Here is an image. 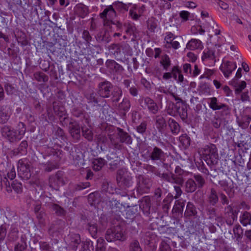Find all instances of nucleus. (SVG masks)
Instances as JSON below:
<instances>
[{"mask_svg": "<svg viewBox=\"0 0 251 251\" xmlns=\"http://www.w3.org/2000/svg\"><path fill=\"white\" fill-rule=\"evenodd\" d=\"M116 10L119 11H127L128 8L125 4L122 2H115L112 5L107 6L102 12L100 14V17L102 19L103 25H109L112 22V19L116 16Z\"/></svg>", "mask_w": 251, "mask_h": 251, "instance_id": "nucleus-1", "label": "nucleus"}, {"mask_svg": "<svg viewBox=\"0 0 251 251\" xmlns=\"http://www.w3.org/2000/svg\"><path fill=\"white\" fill-rule=\"evenodd\" d=\"M202 157L208 166L216 165L219 160L217 149L215 145L209 144L201 149Z\"/></svg>", "mask_w": 251, "mask_h": 251, "instance_id": "nucleus-2", "label": "nucleus"}, {"mask_svg": "<svg viewBox=\"0 0 251 251\" xmlns=\"http://www.w3.org/2000/svg\"><path fill=\"white\" fill-rule=\"evenodd\" d=\"M117 136L118 137L119 142L117 141L116 139L112 135H108L111 145L114 149L119 150H122L123 148L122 143H125L127 145L132 144V138L128 133L120 127H117Z\"/></svg>", "mask_w": 251, "mask_h": 251, "instance_id": "nucleus-3", "label": "nucleus"}, {"mask_svg": "<svg viewBox=\"0 0 251 251\" xmlns=\"http://www.w3.org/2000/svg\"><path fill=\"white\" fill-rule=\"evenodd\" d=\"M175 174L172 172L170 173H158V175L159 176L160 179L163 181H167L173 184L182 185L184 182V179L183 177L184 171L182 170L180 167L177 166L175 168Z\"/></svg>", "mask_w": 251, "mask_h": 251, "instance_id": "nucleus-4", "label": "nucleus"}, {"mask_svg": "<svg viewBox=\"0 0 251 251\" xmlns=\"http://www.w3.org/2000/svg\"><path fill=\"white\" fill-rule=\"evenodd\" d=\"M105 238L109 242L116 241H124L126 238V233L121 226H117L106 230Z\"/></svg>", "mask_w": 251, "mask_h": 251, "instance_id": "nucleus-5", "label": "nucleus"}, {"mask_svg": "<svg viewBox=\"0 0 251 251\" xmlns=\"http://www.w3.org/2000/svg\"><path fill=\"white\" fill-rule=\"evenodd\" d=\"M165 153L159 147L153 146L149 147L148 151L142 155V157L148 160H151L153 163L163 162Z\"/></svg>", "mask_w": 251, "mask_h": 251, "instance_id": "nucleus-6", "label": "nucleus"}, {"mask_svg": "<svg viewBox=\"0 0 251 251\" xmlns=\"http://www.w3.org/2000/svg\"><path fill=\"white\" fill-rule=\"evenodd\" d=\"M31 162L27 158L20 159L18 162V176L23 180H28L31 176Z\"/></svg>", "mask_w": 251, "mask_h": 251, "instance_id": "nucleus-7", "label": "nucleus"}, {"mask_svg": "<svg viewBox=\"0 0 251 251\" xmlns=\"http://www.w3.org/2000/svg\"><path fill=\"white\" fill-rule=\"evenodd\" d=\"M132 178L125 169H120L117 172L116 180L118 185L122 189H126L130 188L133 184Z\"/></svg>", "mask_w": 251, "mask_h": 251, "instance_id": "nucleus-8", "label": "nucleus"}, {"mask_svg": "<svg viewBox=\"0 0 251 251\" xmlns=\"http://www.w3.org/2000/svg\"><path fill=\"white\" fill-rule=\"evenodd\" d=\"M68 182V179L64 176V173L58 171L55 175L49 178V185L50 187L58 190L60 186L65 185Z\"/></svg>", "mask_w": 251, "mask_h": 251, "instance_id": "nucleus-9", "label": "nucleus"}, {"mask_svg": "<svg viewBox=\"0 0 251 251\" xmlns=\"http://www.w3.org/2000/svg\"><path fill=\"white\" fill-rule=\"evenodd\" d=\"M152 185V181L149 178L143 175L137 177V191L140 194L148 193Z\"/></svg>", "mask_w": 251, "mask_h": 251, "instance_id": "nucleus-10", "label": "nucleus"}, {"mask_svg": "<svg viewBox=\"0 0 251 251\" xmlns=\"http://www.w3.org/2000/svg\"><path fill=\"white\" fill-rule=\"evenodd\" d=\"M209 107L213 110L222 109V115H227L229 114L230 109L226 104L218 101L216 97L210 98L208 99Z\"/></svg>", "mask_w": 251, "mask_h": 251, "instance_id": "nucleus-11", "label": "nucleus"}, {"mask_svg": "<svg viewBox=\"0 0 251 251\" xmlns=\"http://www.w3.org/2000/svg\"><path fill=\"white\" fill-rule=\"evenodd\" d=\"M113 89L112 84L107 80L100 82L98 85V94L102 98H109Z\"/></svg>", "mask_w": 251, "mask_h": 251, "instance_id": "nucleus-12", "label": "nucleus"}, {"mask_svg": "<svg viewBox=\"0 0 251 251\" xmlns=\"http://www.w3.org/2000/svg\"><path fill=\"white\" fill-rule=\"evenodd\" d=\"M1 132L3 137L6 138L10 142H17L21 140L17 134V131L12 129L10 126H4L1 129Z\"/></svg>", "mask_w": 251, "mask_h": 251, "instance_id": "nucleus-13", "label": "nucleus"}, {"mask_svg": "<svg viewBox=\"0 0 251 251\" xmlns=\"http://www.w3.org/2000/svg\"><path fill=\"white\" fill-rule=\"evenodd\" d=\"M236 67V63L227 61L220 66V70L224 76L228 77Z\"/></svg>", "mask_w": 251, "mask_h": 251, "instance_id": "nucleus-14", "label": "nucleus"}, {"mask_svg": "<svg viewBox=\"0 0 251 251\" xmlns=\"http://www.w3.org/2000/svg\"><path fill=\"white\" fill-rule=\"evenodd\" d=\"M151 202L150 196L144 197L141 201L140 207L142 209L144 213L147 216L153 212V209H151Z\"/></svg>", "mask_w": 251, "mask_h": 251, "instance_id": "nucleus-15", "label": "nucleus"}, {"mask_svg": "<svg viewBox=\"0 0 251 251\" xmlns=\"http://www.w3.org/2000/svg\"><path fill=\"white\" fill-rule=\"evenodd\" d=\"M106 67L112 72L121 74L124 71L123 67L115 60H107L105 62Z\"/></svg>", "mask_w": 251, "mask_h": 251, "instance_id": "nucleus-16", "label": "nucleus"}, {"mask_svg": "<svg viewBox=\"0 0 251 251\" xmlns=\"http://www.w3.org/2000/svg\"><path fill=\"white\" fill-rule=\"evenodd\" d=\"M144 102L145 107L149 112L153 114L157 113L159 110V107L157 104L150 97H146L144 99Z\"/></svg>", "mask_w": 251, "mask_h": 251, "instance_id": "nucleus-17", "label": "nucleus"}, {"mask_svg": "<svg viewBox=\"0 0 251 251\" xmlns=\"http://www.w3.org/2000/svg\"><path fill=\"white\" fill-rule=\"evenodd\" d=\"M188 106L186 102L183 103H178L175 105V107L177 113L179 114L180 118L183 121H186L188 118L187 107Z\"/></svg>", "mask_w": 251, "mask_h": 251, "instance_id": "nucleus-18", "label": "nucleus"}, {"mask_svg": "<svg viewBox=\"0 0 251 251\" xmlns=\"http://www.w3.org/2000/svg\"><path fill=\"white\" fill-rule=\"evenodd\" d=\"M11 115L10 107L6 105L0 106V124H5Z\"/></svg>", "mask_w": 251, "mask_h": 251, "instance_id": "nucleus-19", "label": "nucleus"}, {"mask_svg": "<svg viewBox=\"0 0 251 251\" xmlns=\"http://www.w3.org/2000/svg\"><path fill=\"white\" fill-rule=\"evenodd\" d=\"M53 109L54 113L60 119V120H65L67 118L65 109L64 106L59 105V102L54 101L52 103Z\"/></svg>", "mask_w": 251, "mask_h": 251, "instance_id": "nucleus-20", "label": "nucleus"}, {"mask_svg": "<svg viewBox=\"0 0 251 251\" xmlns=\"http://www.w3.org/2000/svg\"><path fill=\"white\" fill-rule=\"evenodd\" d=\"M64 225V222L62 220H59L52 224L49 229L50 234L52 236L57 235L58 233L62 230Z\"/></svg>", "mask_w": 251, "mask_h": 251, "instance_id": "nucleus-21", "label": "nucleus"}, {"mask_svg": "<svg viewBox=\"0 0 251 251\" xmlns=\"http://www.w3.org/2000/svg\"><path fill=\"white\" fill-rule=\"evenodd\" d=\"M238 211L237 210H233V209L230 207L229 211L227 212L225 214V220L226 224L228 226H232L235 220L237 219V215Z\"/></svg>", "mask_w": 251, "mask_h": 251, "instance_id": "nucleus-22", "label": "nucleus"}, {"mask_svg": "<svg viewBox=\"0 0 251 251\" xmlns=\"http://www.w3.org/2000/svg\"><path fill=\"white\" fill-rule=\"evenodd\" d=\"M197 210L194 204L189 201L186 205V210L184 212V216L187 218L195 217L197 215Z\"/></svg>", "mask_w": 251, "mask_h": 251, "instance_id": "nucleus-23", "label": "nucleus"}, {"mask_svg": "<svg viewBox=\"0 0 251 251\" xmlns=\"http://www.w3.org/2000/svg\"><path fill=\"white\" fill-rule=\"evenodd\" d=\"M48 206L58 216H64L66 214V211L58 204L50 202L48 203Z\"/></svg>", "mask_w": 251, "mask_h": 251, "instance_id": "nucleus-24", "label": "nucleus"}, {"mask_svg": "<svg viewBox=\"0 0 251 251\" xmlns=\"http://www.w3.org/2000/svg\"><path fill=\"white\" fill-rule=\"evenodd\" d=\"M218 184L227 195H230V193L234 192V186L233 184H230L226 180H220L218 181Z\"/></svg>", "mask_w": 251, "mask_h": 251, "instance_id": "nucleus-25", "label": "nucleus"}, {"mask_svg": "<svg viewBox=\"0 0 251 251\" xmlns=\"http://www.w3.org/2000/svg\"><path fill=\"white\" fill-rule=\"evenodd\" d=\"M208 202L212 206L215 205L219 201V197L217 191L211 188L207 196Z\"/></svg>", "mask_w": 251, "mask_h": 251, "instance_id": "nucleus-26", "label": "nucleus"}, {"mask_svg": "<svg viewBox=\"0 0 251 251\" xmlns=\"http://www.w3.org/2000/svg\"><path fill=\"white\" fill-rule=\"evenodd\" d=\"M107 204L113 212H119L123 208V204L114 198L109 200Z\"/></svg>", "mask_w": 251, "mask_h": 251, "instance_id": "nucleus-27", "label": "nucleus"}, {"mask_svg": "<svg viewBox=\"0 0 251 251\" xmlns=\"http://www.w3.org/2000/svg\"><path fill=\"white\" fill-rule=\"evenodd\" d=\"M168 126L172 134H177L180 132V126L174 119L170 118L168 121Z\"/></svg>", "mask_w": 251, "mask_h": 251, "instance_id": "nucleus-28", "label": "nucleus"}, {"mask_svg": "<svg viewBox=\"0 0 251 251\" xmlns=\"http://www.w3.org/2000/svg\"><path fill=\"white\" fill-rule=\"evenodd\" d=\"M123 95V92L120 88H113L111 92V100L113 102H118Z\"/></svg>", "mask_w": 251, "mask_h": 251, "instance_id": "nucleus-29", "label": "nucleus"}, {"mask_svg": "<svg viewBox=\"0 0 251 251\" xmlns=\"http://www.w3.org/2000/svg\"><path fill=\"white\" fill-rule=\"evenodd\" d=\"M240 222L244 226L251 224V213L247 211L243 212L240 216Z\"/></svg>", "mask_w": 251, "mask_h": 251, "instance_id": "nucleus-30", "label": "nucleus"}, {"mask_svg": "<svg viewBox=\"0 0 251 251\" xmlns=\"http://www.w3.org/2000/svg\"><path fill=\"white\" fill-rule=\"evenodd\" d=\"M201 42L200 40L196 39H192L186 45V48L192 50L201 49Z\"/></svg>", "mask_w": 251, "mask_h": 251, "instance_id": "nucleus-31", "label": "nucleus"}, {"mask_svg": "<svg viewBox=\"0 0 251 251\" xmlns=\"http://www.w3.org/2000/svg\"><path fill=\"white\" fill-rule=\"evenodd\" d=\"M185 191L186 193H193L197 189L195 181L192 178H189L184 184Z\"/></svg>", "mask_w": 251, "mask_h": 251, "instance_id": "nucleus-32", "label": "nucleus"}, {"mask_svg": "<svg viewBox=\"0 0 251 251\" xmlns=\"http://www.w3.org/2000/svg\"><path fill=\"white\" fill-rule=\"evenodd\" d=\"M184 206V201H181L179 200L176 201L173 208L172 212L174 213L177 214L178 215H180L182 216Z\"/></svg>", "mask_w": 251, "mask_h": 251, "instance_id": "nucleus-33", "label": "nucleus"}, {"mask_svg": "<svg viewBox=\"0 0 251 251\" xmlns=\"http://www.w3.org/2000/svg\"><path fill=\"white\" fill-rule=\"evenodd\" d=\"M27 248L25 235H22L20 241L18 242L14 247V251H24Z\"/></svg>", "mask_w": 251, "mask_h": 251, "instance_id": "nucleus-34", "label": "nucleus"}, {"mask_svg": "<svg viewBox=\"0 0 251 251\" xmlns=\"http://www.w3.org/2000/svg\"><path fill=\"white\" fill-rule=\"evenodd\" d=\"M145 72L151 75H153L154 77L160 79V77L162 75L160 69L158 67L153 68H147L145 70Z\"/></svg>", "mask_w": 251, "mask_h": 251, "instance_id": "nucleus-35", "label": "nucleus"}, {"mask_svg": "<svg viewBox=\"0 0 251 251\" xmlns=\"http://www.w3.org/2000/svg\"><path fill=\"white\" fill-rule=\"evenodd\" d=\"M105 163V160L102 158L94 159L92 162L94 170L96 171L100 170Z\"/></svg>", "mask_w": 251, "mask_h": 251, "instance_id": "nucleus-36", "label": "nucleus"}, {"mask_svg": "<svg viewBox=\"0 0 251 251\" xmlns=\"http://www.w3.org/2000/svg\"><path fill=\"white\" fill-rule=\"evenodd\" d=\"M16 172L15 170V168L14 166L12 167L11 169L9 172H8L7 174V176L4 177L3 179L1 180V183H3L7 187L8 186H10V183L7 180V178L10 179V180H13L16 176Z\"/></svg>", "mask_w": 251, "mask_h": 251, "instance_id": "nucleus-37", "label": "nucleus"}, {"mask_svg": "<svg viewBox=\"0 0 251 251\" xmlns=\"http://www.w3.org/2000/svg\"><path fill=\"white\" fill-rule=\"evenodd\" d=\"M251 118L249 116H244L241 119H237L238 126L243 129L247 128L250 124Z\"/></svg>", "mask_w": 251, "mask_h": 251, "instance_id": "nucleus-38", "label": "nucleus"}, {"mask_svg": "<svg viewBox=\"0 0 251 251\" xmlns=\"http://www.w3.org/2000/svg\"><path fill=\"white\" fill-rule=\"evenodd\" d=\"M192 179L195 181L196 186L199 189L203 188L205 184V179L200 174H195Z\"/></svg>", "mask_w": 251, "mask_h": 251, "instance_id": "nucleus-39", "label": "nucleus"}, {"mask_svg": "<svg viewBox=\"0 0 251 251\" xmlns=\"http://www.w3.org/2000/svg\"><path fill=\"white\" fill-rule=\"evenodd\" d=\"M33 75V79L39 82H47L49 80L48 76L41 72H36Z\"/></svg>", "mask_w": 251, "mask_h": 251, "instance_id": "nucleus-40", "label": "nucleus"}, {"mask_svg": "<svg viewBox=\"0 0 251 251\" xmlns=\"http://www.w3.org/2000/svg\"><path fill=\"white\" fill-rule=\"evenodd\" d=\"M131 106L130 101L127 98H124L121 102L119 104V109L124 112L129 111Z\"/></svg>", "mask_w": 251, "mask_h": 251, "instance_id": "nucleus-41", "label": "nucleus"}, {"mask_svg": "<svg viewBox=\"0 0 251 251\" xmlns=\"http://www.w3.org/2000/svg\"><path fill=\"white\" fill-rule=\"evenodd\" d=\"M19 231L17 227L11 226L10 230L8 234L7 238L9 241H16L19 238Z\"/></svg>", "mask_w": 251, "mask_h": 251, "instance_id": "nucleus-42", "label": "nucleus"}, {"mask_svg": "<svg viewBox=\"0 0 251 251\" xmlns=\"http://www.w3.org/2000/svg\"><path fill=\"white\" fill-rule=\"evenodd\" d=\"M15 131H17V133L21 140L23 138L26 131V127L25 124L23 122H19L16 126Z\"/></svg>", "mask_w": 251, "mask_h": 251, "instance_id": "nucleus-43", "label": "nucleus"}, {"mask_svg": "<svg viewBox=\"0 0 251 251\" xmlns=\"http://www.w3.org/2000/svg\"><path fill=\"white\" fill-rule=\"evenodd\" d=\"M173 200V196L169 194L163 201L162 209L165 212H167L171 205V202Z\"/></svg>", "mask_w": 251, "mask_h": 251, "instance_id": "nucleus-44", "label": "nucleus"}, {"mask_svg": "<svg viewBox=\"0 0 251 251\" xmlns=\"http://www.w3.org/2000/svg\"><path fill=\"white\" fill-rule=\"evenodd\" d=\"M125 27L126 33L127 35H134L136 31V28L133 24L130 23H125L124 25Z\"/></svg>", "mask_w": 251, "mask_h": 251, "instance_id": "nucleus-45", "label": "nucleus"}, {"mask_svg": "<svg viewBox=\"0 0 251 251\" xmlns=\"http://www.w3.org/2000/svg\"><path fill=\"white\" fill-rule=\"evenodd\" d=\"M179 140L184 148H187L190 145V138L186 134L181 135L179 137Z\"/></svg>", "mask_w": 251, "mask_h": 251, "instance_id": "nucleus-46", "label": "nucleus"}, {"mask_svg": "<svg viewBox=\"0 0 251 251\" xmlns=\"http://www.w3.org/2000/svg\"><path fill=\"white\" fill-rule=\"evenodd\" d=\"M87 229L93 238H97V235L98 232V227L96 224L95 223H88L87 225Z\"/></svg>", "mask_w": 251, "mask_h": 251, "instance_id": "nucleus-47", "label": "nucleus"}, {"mask_svg": "<svg viewBox=\"0 0 251 251\" xmlns=\"http://www.w3.org/2000/svg\"><path fill=\"white\" fill-rule=\"evenodd\" d=\"M94 246L90 240H86L81 243V249L80 251H93Z\"/></svg>", "mask_w": 251, "mask_h": 251, "instance_id": "nucleus-48", "label": "nucleus"}, {"mask_svg": "<svg viewBox=\"0 0 251 251\" xmlns=\"http://www.w3.org/2000/svg\"><path fill=\"white\" fill-rule=\"evenodd\" d=\"M156 125L157 128L159 131L163 129L166 126L165 119L162 116H157L156 119Z\"/></svg>", "mask_w": 251, "mask_h": 251, "instance_id": "nucleus-49", "label": "nucleus"}, {"mask_svg": "<svg viewBox=\"0 0 251 251\" xmlns=\"http://www.w3.org/2000/svg\"><path fill=\"white\" fill-rule=\"evenodd\" d=\"M205 211L209 219H213L216 217V209L214 207L208 205L206 206Z\"/></svg>", "mask_w": 251, "mask_h": 251, "instance_id": "nucleus-50", "label": "nucleus"}, {"mask_svg": "<svg viewBox=\"0 0 251 251\" xmlns=\"http://www.w3.org/2000/svg\"><path fill=\"white\" fill-rule=\"evenodd\" d=\"M148 30L151 32H154L155 29L157 26L156 21L154 19H149L147 21Z\"/></svg>", "mask_w": 251, "mask_h": 251, "instance_id": "nucleus-51", "label": "nucleus"}, {"mask_svg": "<svg viewBox=\"0 0 251 251\" xmlns=\"http://www.w3.org/2000/svg\"><path fill=\"white\" fill-rule=\"evenodd\" d=\"M70 128L71 136L74 139L77 140L78 139V126L72 125Z\"/></svg>", "mask_w": 251, "mask_h": 251, "instance_id": "nucleus-52", "label": "nucleus"}, {"mask_svg": "<svg viewBox=\"0 0 251 251\" xmlns=\"http://www.w3.org/2000/svg\"><path fill=\"white\" fill-rule=\"evenodd\" d=\"M88 14L89 9L88 6L82 3H79V17L83 18Z\"/></svg>", "mask_w": 251, "mask_h": 251, "instance_id": "nucleus-53", "label": "nucleus"}, {"mask_svg": "<svg viewBox=\"0 0 251 251\" xmlns=\"http://www.w3.org/2000/svg\"><path fill=\"white\" fill-rule=\"evenodd\" d=\"M160 63L163 66L164 69L167 70L171 65V61L168 55L167 54L164 55L160 61Z\"/></svg>", "mask_w": 251, "mask_h": 251, "instance_id": "nucleus-54", "label": "nucleus"}, {"mask_svg": "<svg viewBox=\"0 0 251 251\" xmlns=\"http://www.w3.org/2000/svg\"><path fill=\"white\" fill-rule=\"evenodd\" d=\"M82 132L83 136L88 141H92L93 138V135L92 131L87 128L82 127Z\"/></svg>", "mask_w": 251, "mask_h": 251, "instance_id": "nucleus-55", "label": "nucleus"}, {"mask_svg": "<svg viewBox=\"0 0 251 251\" xmlns=\"http://www.w3.org/2000/svg\"><path fill=\"white\" fill-rule=\"evenodd\" d=\"M129 251H142L137 240H135L131 242L129 246Z\"/></svg>", "mask_w": 251, "mask_h": 251, "instance_id": "nucleus-56", "label": "nucleus"}, {"mask_svg": "<svg viewBox=\"0 0 251 251\" xmlns=\"http://www.w3.org/2000/svg\"><path fill=\"white\" fill-rule=\"evenodd\" d=\"M13 190L17 193H21L23 191V186L21 182H18L17 180H14L11 184Z\"/></svg>", "mask_w": 251, "mask_h": 251, "instance_id": "nucleus-57", "label": "nucleus"}, {"mask_svg": "<svg viewBox=\"0 0 251 251\" xmlns=\"http://www.w3.org/2000/svg\"><path fill=\"white\" fill-rule=\"evenodd\" d=\"M202 61H204L206 59L214 60L215 59L214 52L212 50H208L207 51L203 52V54L201 57Z\"/></svg>", "mask_w": 251, "mask_h": 251, "instance_id": "nucleus-58", "label": "nucleus"}, {"mask_svg": "<svg viewBox=\"0 0 251 251\" xmlns=\"http://www.w3.org/2000/svg\"><path fill=\"white\" fill-rule=\"evenodd\" d=\"M66 45L67 42L61 38L57 39L54 44V47L59 50L63 49Z\"/></svg>", "mask_w": 251, "mask_h": 251, "instance_id": "nucleus-59", "label": "nucleus"}, {"mask_svg": "<svg viewBox=\"0 0 251 251\" xmlns=\"http://www.w3.org/2000/svg\"><path fill=\"white\" fill-rule=\"evenodd\" d=\"M98 197L99 194L98 193H92L88 195V201L91 205H93L98 202Z\"/></svg>", "mask_w": 251, "mask_h": 251, "instance_id": "nucleus-60", "label": "nucleus"}, {"mask_svg": "<svg viewBox=\"0 0 251 251\" xmlns=\"http://www.w3.org/2000/svg\"><path fill=\"white\" fill-rule=\"evenodd\" d=\"M58 167V164L56 162H48L45 167V171L47 172H50Z\"/></svg>", "mask_w": 251, "mask_h": 251, "instance_id": "nucleus-61", "label": "nucleus"}, {"mask_svg": "<svg viewBox=\"0 0 251 251\" xmlns=\"http://www.w3.org/2000/svg\"><path fill=\"white\" fill-rule=\"evenodd\" d=\"M7 234V226L3 224L0 226V243L2 242Z\"/></svg>", "mask_w": 251, "mask_h": 251, "instance_id": "nucleus-62", "label": "nucleus"}, {"mask_svg": "<svg viewBox=\"0 0 251 251\" xmlns=\"http://www.w3.org/2000/svg\"><path fill=\"white\" fill-rule=\"evenodd\" d=\"M147 124L146 121L142 122L139 126L136 127V131L140 134H143L145 133L147 129Z\"/></svg>", "mask_w": 251, "mask_h": 251, "instance_id": "nucleus-63", "label": "nucleus"}, {"mask_svg": "<svg viewBox=\"0 0 251 251\" xmlns=\"http://www.w3.org/2000/svg\"><path fill=\"white\" fill-rule=\"evenodd\" d=\"M4 87L5 90L7 94H8V95L12 94L16 91L15 87L12 84H11L8 82L4 83Z\"/></svg>", "mask_w": 251, "mask_h": 251, "instance_id": "nucleus-64", "label": "nucleus"}]
</instances>
